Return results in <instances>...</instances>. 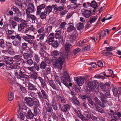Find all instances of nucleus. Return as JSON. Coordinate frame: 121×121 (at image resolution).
Masks as SVG:
<instances>
[{"instance_id": "obj_4", "label": "nucleus", "mask_w": 121, "mask_h": 121, "mask_svg": "<svg viewBox=\"0 0 121 121\" xmlns=\"http://www.w3.org/2000/svg\"><path fill=\"white\" fill-rule=\"evenodd\" d=\"M30 34H27V36H23L22 38L26 41L28 43L30 44L33 43V40L35 38V37L34 35H31Z\"/></svg>"}, {"instance_id": "obj_6", "label": "nucleus", "mask_w": 121, "mask_h": 121, "mask_svg": "<svg viewBox=\"0 0 121 121\" xmlns=\"http://www.w3.org/2000/svg\"><path fill=\"white\" fill-rule=\"evenodd\" d=\"M59 107L60 109L64 113L67 112L70 109V106L69 104H59Z\"/></svg>"}, {"instance_id": "obj_45", "label": "nucleus", "mask_w": 121, "mask_h": 121, "mask_svg": "<svg viewBox=\"0 0 121 121\" xmlns=\"http://www.w3.org/2000/svg\"><path fill=\"white\" fill-rule=\"evenodd\" d=\"M30 14L29 15H28L27 14H26L27 17L28 18H30L32 21L35 20L36 19V17L34 15H30Z\"/></svg>"}, {"instance_id": "obj_14", "label": "nucleus", "mask_w": 121, "mask_h": 121, "mask_svg": "<svg viewBox=\"0 0 121 121\" xmlns=\"http://www.w3.org/2000/svg\"><path fill=\"white\" fill-rule=\"evenodd\" d=\"M35 29L33 25H31L30 27L26 28L25 30L24 33L27 34H30L32 32H34Z\"/></svg>"}, {"instance_id": "obj_19", "label": "nucleus", "mask_w": 121, "mask_h": 121, "mask_svg": "<svg viewBox=\"0 0 121 121\" xmlns=\"http://www.w3.org/2000/svg\"><path fill=\"white\" fill-rule=\"evenodd\" d=\"M90 4L91 6L94 9L93 10V12H95L97 11L96 9L98 7L96 1L95 0H93L91 1V3Z\"/></svg>"}, {"instance_id": "obj_38", "label": "nucleus", "mask_w": 121, "mask_h": 121, "mask_svg": "<svg viewBox=\"0 0 121 121\" xmlns=\"http://www.w3.org/2000/svg\"><path fill=\"white\" fill-rule=\"evenodd\" d=\"M112 90L114 95L116 97H117L118 95L117 89L116 87H113Z\"/></svg>"}, {"instance_id": "obj_7", "label": "nucleus", "mask_w": 121, "mask_h": 121, "mask_svg": "<svg viewBox=\"0 0 121 121\" xmlns=\"http://www.w3.org/2000/svg\"><path fill=\"white\" fill-rule=\"evenodd\" d=\"M56 33L54 35L56 39H59V42L61 43L63 41V36L61 35V31L60 30H56Z\"/></svg>"}, {"instance_id": "obj_63", "label": "nucleus", "mask_w": 121, "mask_h": 121, "mask_svg": "<svg viewBox=\"0 0 121 121\" xmlns=\"http://www.w3.org/2000/svg\"><path fill=\"white\" fill-rule=\"evenodd\" d=\"M96 109L101 113H103L104 112V111L103 110L99 107H97Z\"/></svg>"}, {"instance_id": "obj_61", "label": "nucleus", "mask_w": 121, "mask_h": 121, "mask_svg": "<svg viewBox=\"0 0 121 121\" xmlns=\"http://www.w3.org/2000/svg\"><path fill=\"white\" fill-rule=\"evenodd\" d=\"M18 16H19L18 15H17L16 16H14L13 18L14 20L17 22H19L21 20V19L18 17Z\"/></svg>"}, {"instance_id": "obj_34", "label": "nucleus", "mask_w": 121, "mask_h": 121, "mask_svg": "<svg viewBox=\"0 0 121 121\" xmlns=\"http://www.w3.org/2000/svg\"><path fill=\"white\" fill-rule=\"evenodd\" d=\"M74 80L77 82L78 85L79 86H82V81L78 78L77 77L74 78Z\"/></svg>"}, {"instance_id": "obj_18", "label": "nucleus", "mask_w": 121, "mask_h": 121, "mask_svg": "<svg viewBox=\"0 0 121 121\" xmlns=\"http://www.w3.org/2000/svg\"><path fill=\"white\" fill-rule=\"evenodd\" d=\"M45 5L44 4H42L37 7V11L36 12V15H39L42 9H44L45 7Z\"/></svg>"}, {"instance_id": "obj_10", "label": "nucleus", "mask_w": 121, "mask_h": 121, "mask_svg": "<svg viewBox=\"0 0 121 121\" xmlns=\"http://www.w3.org/2000/svg\"><path fill=\"white\" fill-rule=\"evenodd\" d=\"M111 82H106L104 85L100 86V87L103 91L104 92L108 91L110 88Z\"/></svg>"}, {"instance_id": "obj_11", "label": "nucleus", "mask_w": 121, "mask_h": 121, "mask_svg": "<svg viewBox=\"0 0 121 121\" xmlns=\"http://www.w3.org/2000/svg\"><path fill=\"white\" fill-rule=\"evenodd\" d=\"M91 10L83 9L82 10V14L86 18H88L91 15Z\"/></svg>"}, {"instance_id": "obj_20", "label": "nucleus", "mask_w": 121, "mask_h": 121, "mask_svg": "<svg viewBox=\"0 0 121 121\" xmlns=\"http://www.w3.org/2000/svg\"><path fill=\"white\" fill-rule=\"evenodd\" d=\"M18 104L19 107V110H20L21 109L23 110H27L26 106L23 102L19 101L18 102Z\"/></svg>"}, {"instance_id": "obj_44", "label": "nucleus", "mask_w": 121, "mask_h": 121, "mask_svg": "<svg viewBox=\"0 0 121 121\" xmlns=\"http://www.w3.org/2000/svg\"><path fill=\"white\" fill-rule=\"evenodd\" d=\"M59 100L61 103L62 104H65L66 101L65 98L62 96L59 95Z\"/></svg>"}, {"instance_id": "obj_12", "label": "nucleus", "mask_w": 121, "mask_h": 121, "mask_svg": "<svg viewBox=\"0 0 121 121\" xmlns=\"http://www.w3.org/2000/svg\"><path fill=\"white\" fill-rule=\"evenodd\" d=\"M87 85L92 92L93 91L95 92H98L99 91L96 87L93 86L92 82H88Z\"/></svg>"}, {"instance_id": "obj_46", "label": "nucleus", "mask_w": 121, "mask_h": 121, "mask_svg": "<svg viewBox=\"0 0 121 121\" xmlns=\"http://www.w3.org/2000/svg\"><path fill=\"white\" fill-rule=\"evenodd\" d=\"M51 54L52 56L56 57L59 55V52L57 50L51 52Z\"/></svg>"}, {"instance_id": "obj_36", "label": "nucleus", "mask_w": 121, "mask_h": 121, "mask_svg": "<svg viewBox=\"0 0 121 121\" xmlns=\"http://www.w3.org/2000/svg\"><path fill=\"white\" fill-rule=\"evenodd\" d=\"M84 25L82 23L79 22L78 23L77 26V29L79 30H81L83 28Z\"/></svg>"}, {"instance_id": "obj_15", "label": "nucleus", "mask_w": 121, "mask_h": 121, "mask_svg": "<svg viewBox=\"0 0 121 121\" xmlns=\"http://www.w3.org/2000/svg\"><path fill=\"white\" fill-rule=\"evenodd\" d=\"M28 89L30 91H35L37 90L36 86L29 82L27 83V86Z\"/></svg>"}, {"instance_id": "obj_3", "label": "nucleus", "mask_w": 121, "mask_h": 121, "mask_svg": "<svg viewBox=\"0 0 121 121\" xmlns=\"http://www.w3.org/2000/svg\"><path fill=\"white\" fill-rule=\"evenodd\" d=\"M35 10L34 4L32 3H29L27 5V9H26V13L29 15L30 13H33Z\"/></svg>"}, {"instance_id": "obj_29", "label": "nucleus", "mask_w": 121, "mask_h": 121, "mask_svg": "<svg viewBox=\"0 0 121 121\" xmlns=\"http://www.w3.org/2000/svg\"><path fill=\"white\" fill-rule=\"evenodd\" d=\"M60 56L64 59L65 58H68V52H61L60 53Z\"/></svg>"}, {"instance_id": "obj_40", "label": "nucleus", "mask_w": 121, "mask_h": 121, "mask_svg": "<svg viewBox=\"0 0 121 121\" xmlns=\"http://www.w3.org/2000/svg\"><path fill=\"white\" fill-rule=\"evenodd\" d=\"M17 112L19 114L20 118L22 120H23L25 118V117L23 114L20 110H17Z\"/></svg>"}, {"instance_id": "obj_58", "label": "nucleus", "mask_w": 121, "mask_h": 121, "mask_svg": "<svg viewBox=\"0 0 121 121\" xmlns=\"http://www.w3.org/2000/svg\"><path fill=\"white\" fill-rule=\"evenodd\" d=\"M81 50L79 48H77L73 50V52L74 54H75L80 52Z\"/></svg>"}, {"instance_id": "obj_22", "label": "nucleus", "mask_w": 121, "mask_h": 121, "mask_svg": "<svg viewBox=\"0 0 121 121\" xmlns=\"http://www.w3.org/2000/svg\"><path fill=\"white\" fill-rule=\"evenodd\" d=\"M113 117L116 120L118 119L121 117V112H115L113 114Z\"/></svg>"}, {"instance_id": "obj_8", "label": "nucleus", "mask_w": 121, "mask_h": 121, "mask_svg": "<svg viewBox=\"0 0 121 121\" xmlns=\"http://www.w3.org/2000/svg\"><path fill=\"white\" fill-rule=\"evenodd\" d=\"M24 102L29 107H32L34 104V102L33 99L29 97H26L24 98Z\"/></svg>"}, {"instance_id": "obj_25", "label": "nucleus", "mask_w": 121, "mask_h": 121, "mask_svg": "<svg viewBox=\"0 0 121 121\" xmlns=\"http://www.w3.org/2000/svg\"><path fill=\"white\" fill-rule=\"evenodd\" d=\"M45 69L44 71V75H47V74H49L51 73V67L50 66H47Z\"/></svg>"}, {"instance_id": "obj_21", "label": "nucleus", "mask_w": 121, "mask_h": 121, "mask_svg": "<svg viewBox=\"0 0 121 121\" xmlns=\"http://www.w3.org/2000/svg\"><path fill=\"white\" fill-rule=\"evenodd\" d=\"M109 30L108 29H106L102 31L99 35L100 39L103 38L106 35L108 34L109 33Z\"/></svg>"}, {"instance_id": "obj_16", "label": "nucleus", "mask_w": 121, "mask_h": 121, "mask_svg": "<svg viewBox=\"0 0 121 121\" xmlns=\"http://www.w3.org/2000/svg\"><path fill=\"white\" fill-rule=\"evenodd\" d=\"M69 26L67 28V31L68 32H70L74 30L76 31V29L73 23H70L68 24Z\"/></svg>"}, {"instance_id": "obj_47", "label": "nucleus", "mask_w": 121, "mask_h": 121, "mask_svg": "<svg viewBox=\"0 0 121 121\" xmlns=\"http://www.w3.org/2000/svg\"><path fill=\"white\" fill-rule=\"evenodd\" d=\"M27 26H26L21 24H20L19 26H18V31L19 32H21L22 29H24Z\"/></svg>"}, {"instance_id": "obj_31", "label": "nucleus", "mask_w": 121, "mask_h": 121, "mask_svg": "<svg viewBox=\"0 0 121 121\" xmlns=\"http://www.w3.org/2000/svg\"><path fill=\"white\" fill-rule=\"evenodd\" d=\"M13 91L12 90L9 91V93L8 98L9 100L12 101L13 98Z\"/></svg>"}, {"instance_id": "obj_5", "label": "nucleus", "mask_w": 121, "mask_h": 121, "mask_svg": "<svg viewBox=\"0 0 121 121\" xmlns=\"http://www.w3.org/2000/svg\"><path fill=\"white\" fill-rule=\"evenodd\" d=\"M47 82L48 84L51 86L53 89L56 91H59V87H57L53 81L52 79H49L48 78L47 76Z\"/></svg>"}, {"instance_id": "obj_24", "label": "nucleus", "mask_w": 121, "mask_h": 121, "mask_svg": "<svg viewBox=\"0 0 121 121\" xmlns=\"http://www.w3.org/2000/svg\"><path fill=\"white\" fill-rule=\"evenodd\" d=\"M5 60L4 61L6 64H11L10 62L12 63L13 62V60L12 58H11L9 57L5 56L4 58Z\"/></svg>"}, {"instance_id": "obj_32", "label": "nucleus", "mask_w": 121, "mask_h": 121, "mask_svg": "<svg viewBox=\"0 0 121 121\" xmlns=\"http://www.w3.org/2000/svg\"><path fill=\"white\" fill-rule=\"evenodd\" d=\"M88 41V39L87 38H86L82 41H79L78 43L80 46H82L84 45L86 43H87Z\"/></svg>"}, {"instance_id": "obj_48", "label": "nucleus", "mask_w": 121, "mask_h": 121, "mask_svg": "<svg viewBox=\"0 0 121 121\" xmlns=\"http://www.w3.org/2000/svg\"><path fill=\"white\" fill-rule=\"evenodd\" d=\"M72 99V100L73 101V102L74 104L78 106H79L80 105V103L75 98H71Z\"/></svg>"}, {"instance_id": "obj_27", "label": "nucleus", "mask_w": 121, "mask_h": 121, "mask_svg": "<svg viewBox=\"0 0 121 121\" xmlns=\"http://www.w3.org/2000/svg\"><path fill=\"white\" fill-rule=\"evenodd\" d=\"M40 17L41 19L44 20L46 18V17L48 14L45 11L40 13Z\"/></svg>"}, {"instance_id": "obj_2", "label": "nucleus", "mask_w": 121, "mask_h": 121, "mask_svg": "<svg viewBox=\"0 0 121 121\" xmlns=\"http://www.w3.org/2000/svg\"><path fill=\"white\" fill-rule=\"evenodd\" d=\"M52 63L53 65L56 66L58 69H60L62 68L63 62L61 57H59L57 60H52Z\"/></svg>"}, {"instance_id": "obj_62", "label": "nucleus", "mask_w": 121, "mask_h": 121, "mask_svg": "<svg viewBox=\"0 0 121 121\" xmlns=\"http://www.w3.org/2000/svg\"><path fill=\"white\" fill-rule=\"evenodd\" d=\"M45 35L44 33L40 34L38 35V37L39 39H42L44 38Z\"/></svg>"}, {"instance_id": "obj_60", "label": "nucleus", "mask_w": 121, "mask_h": 121, "mask_svg": "<svg viewBox=\"0 0 121 121\" xmlns=\"http://www.w3.org/2000/svg\"><path fill=\"white\" fill-rule=\"evenodd\" d=\"M94 100L97 104L99 105L100 104L101 102L97 97H95L94 98Z\"/></svg>"}, {"instance_id": "obj_51", "label": "nucleus", "mask_w": 121, "mask_h": 121, "mask_svg": "<svg viewBox=\"0 0 121 121\" xmlns=\"http://www.w3.org/2000/svg\"><path fill=\"white\" fill-rule=\"evenodd\" d=\"M35 60L37 63H39L40 61V58L39 57L38 55L36 53H35L34 55Z\"/></svg>"}, {"instance_id": "obj_54", "label": "nucleus", "mask_w": 121, "mask_h": 121, "mask_svg": "<svg viewBox=\"0 0 121 121\" xmlns=\"http://www.w3.org/2000/svg\"><path fill=\"white\" fill-rule=\"evenodd\" d=\"M52 26H48L47 27L46 30V32L47 33H49L52 31Z\"/></svg>"}, {"instance_id": "obj_37", "label": "nucleus", "mask_w": 121, "mask_h": 121, "mask_svg": "<svg viewBox=\"0 0 121 121\" xmlns=\"http://www.w3.org/2000/svg\"><path fill=\"white\" fill-rule=\"evenodd\" d=\"M34 102H35V104L36 105L37 107H39L40 106V104L39 103V100L35 98H32Z\"/></svg>"}, {"instance_id": "obj_56", "label": "nucleus", "mask_w": 121, "mask_h": 121, "mask_svg": "<svg viewBox=\"0 0 121 121\" xmlns=\"http://www.w3.org/2000/svg\"><path fill=\"white\" fill-rule=\"evenodd\" d=\"M27 69L30 71L32 73L35 72L34 67V66L29 67H27Z\"/></svg>"}, {"instance_id": "obj_64", "label": "nucleus", "mask_w": 121, "mask_h": 121, "mask_svg": "<svg viewBox=\"0 0 121 121\" xmlns=\"http://www.w3.org/2000/svg\"><path fill=\"white\" fill-rule=\"evenodd\" d=\"M54 43L52 44V46L53 47H57L58 46L59 44L57 41H54Z\"/></svg>"}, {"instance_id": "obj_1", "label": "nucleus", "mask_w": 121, "mask_h": 121, "mask_svg": "<svg viewBox=\"0 0 121 121\" xmlns=\"http://www.w3.org/2000/svg\"><path fill=\"white\" fill-rule=\"evenodd\" d=\"M41 92H39L37 93L39 98L42 102H44L48 98V95L46 91L42 89H40Z\"/></svg>"}, {"instance_id": "obj_53", "label": "nucleus", "mask_w": 121, "mask_h": 121, "mask_svg": "<svg viewBox=\"0 0 121 121\" xmlns=\"http://www.w3.org/2000/svg\"><path fill=\"white\" fill-rule=\"evenodd\" d=\"M66 24V22H62L59 28L60 30H62L64 29L65 27Z\"/></svg>"}, {"instance_id": "obj_13", "label": "nucleus", "mask_w": 121, "mask_h": 121, "mask_svg": "<svg viewBox=\"0 0 121 121\" xmlns=\"http://www.w3.org/2000/svg\"><path fill=\"white\" fill-rule=\"evenodd\" d=\"M97 94H99L98 97L103 103H105L108 102L107 98L103 94L99 92Z\"/></svg>"}, {"instance_id": "obj_26", "label": "nucleus", "mask_w": 121, "mask_h": 121, "mask_svg": "<svg viewBox=\"0 0 121 121\" xmlns=\"http://www.w3.org/2000/svg\"><path fill=\"white\" fill-rule=\"evenodd\" d=\"M38 73L36 72L31 73L30 75V78L36 80L37 78Z\"/></svg>"}, {"instance_id": "obj_41", "label": "nucleus", "mask_w": 121, "mask_h": 121, "mask_svg": "<svg viewBox=\"0 0 121 121\" xmlns=\"http://www.w3.org/2000/svg\"><path fill=\"white\" fill-rule=\"evenodd\" d=\"M97 16H95L90 17L89 20V22L90 23L94 22L97 19Z\"/></svg>"}, {"instance_id": "obj_43", "label": "nucleus", "mask_w": 121, "mask_h": 121, "mask_svg": "<svg viewBox=\"0 0 121 121\" xmlns=\"http://www.w3.org/2000/svg\"><path fill=\"white\" fill-rule=\"evenodd\" d=\"M46 112L48 113H51L52 111H53L52 108L51 106L49 104L47 105V106L46 108Z\"/></svg>"}, {"instance_id": "obj_42", "label": "nucleus", "mask_w": 121, "mask_h": 121, "mask_svg": "<svg viewBox=\"0 0 121 121\" xmlns=\"http://www.w3.org/2000/svg\"><path fill=\"white\" fill-rule=\"evenodd\" d=\"M77 114L79 117L82 121H84L86 120V118L84 117L82 115V114L80 112H79Z\"/></svg>"}, {"instance_id": "obj_33", "label": "nucleus", "mask_w": 121, "mask_h": 121, "mask_svg": "<svg viewBox=\"0 0 121 121\" xmlns=\"http://www.w3.org/2000/svg\"><path fill=\"white\" fill-rule=\"evenodd\" d=\"M52 6H51L49 5L47 7L45 8L44 11L46 12L48 14L52 12Z\"/></svg>"}, {"instance_id": "obj_28", "label": "nucleus", "mask_w": 121, "mask_h": 121, "mask_svg": "<svg viewBox=\"0 0 121 121\" xmlns=\"http://www.w3.org/2000/svg\"><path fill=\"white\" fill-rule=\"evenodd\" d=\"M44 48H40V51L39 52V53L41 56L42 57H44L46 56V53L44 50Z\"/></svg>"}, {"instance_id": "obj_52", "label": "nucleus", "mask_w": 121, "mask_h": 121, "mask_svg": "<svg viewBox=\"0 0 121 121\" xmlns=\"http://www.w3.org/2000/svg\"><path fill=\"white\" fill-rule=\"evenodd\" d=\"M23 72H19V76H18V78H23L26 77V76H27V75L26 74L23 73Z\"/></svg>"}, {"instance_id": "obj_17", "label": "nucleus", "mask_w": 121, "mask_h": 121, "mask_svg": "<svg viewBox=\"0 0 121 121\" xmlns=\"http://www.w3.org/2000/svg\"><path fill=\"white\" fill-rule=\"evenodd\" d=\"M61 81L62 83L65 86H68V82H71L70 78H65L62 77L61 78Z\"/></svg>"}, {"instance_id": "obj_23", "label": "nucleus", "mask_w": 121, "mask_h": 121, "mask_svg": "<svg viewBox=\"0 0 121 121\" xmlns=\"http://www.w3.org/2000/svg\"><path fill=\"white\" fill-rule=\"evenodd\" d=\"M25 115L27 119H32L34 117V114L30 110H28L27 114Z\"/></svg>"}, {"instance_id": "obj_30", "label": "nucleus", "mask_w": 121, "mask_h": 121, "mask_svg": "<svg viewBox=\"0 0 121 121\" xmlns=\"http://www.w3.org/2000/svg\"><path fill=\"white\" fill-rule=\"evenodd\" d=\"M47 66V64L44 61H42L39 65L40 68L42 69H45Z\"/></svg>"}, {"instance_id": "obj_39", "label": "nucleus", "mask_w": 121, "mask_h": 121, "mask_svg": "<svg viewBox=\"0 0 121 121\" xmlns=\"http://www.w3.org/2000/svg\"><path fill=\"white\" fill-rule=\"evenodd\" d=\"M13 10L15 13L18 15L19 17H20L22 15V13L21 12L19 11V9H18L15 8L14 7L12 8Z\"/></svg>"}, {"instance_id": "obj_59", "label": "nucleus", "mask_w": 121, "mask_h": 121, "mask_svg": "<svg viewBox=\"0 0 121 121\" xmlns=\"http://www.w3.org/2000/svg\"><path fill=\"white\" fill-rule=\"evenodd\" d=\"M27 64L30 65H32L33 63V61L31 59H29L26 61Z\"/></svg>"}, {"instance_id": "obj_57", "label": "nucleus", "mask_w": 121, "mask_h": 121, "mask_svg": "<svg viewBox=\"0 0 121 121\" xmlns=\"http://www.w3.org/2000/svg\"><path fill=\"white\" fill-rule=\"evenodd\" d=\"M70 49L69 44L67 43L65 45V50L67 52Z\"/></svg>"}, {"instance_id": "obj_35", "label": "nucleus", "mask_w": 121, "mask_h": 121, "mask_svg": "<svg viewBox=\"0 0 121 121\" xmlns=\"http://www.w3.org/2000/svg\"><path fill=\"white\" fill-rule=\"evenodd\" d=\"M9 23L12 26L13 29H15L16 26H17V23L12 20H9Z\"/></svg>"}, {"instance_id": "obj_55", "label": "nucleus", "mask_w": 121, "mask_h": 121, "mask_svg": "<svg viewBox=\"0 0 121 121\" xmlns=\"http://www.w3.org/2000/svg\"><path fill=\"white\" fill-rule=\"evenodd\" d=\"M56 18H51L48 20V22H50V23L52 24H54L55 23Z\"/></svg>"}, {"instance_id": "obj_50", "label": "nucleus", "mask_w": 121, "mask_h": 121, "mask_svg": "<svg viewBox=\"0 0 121 121\" xmlns=\"http://www.w3.org/2000/svg\"><path fill=\"white\" fill-rule=\"evenodd\" d=\"M24 58L26 60H28L30 58V55L26 53H24L23 55Z\"/></svg>"}, {"instance_id": "obj_49", "label": "nucleus", "mask_w": 121, "mask_h": 121, "mask_svg": "<svg viewBox=\"0 0 121 121\" xmlns=\"http://www.w3.org/2000/svg\"><path fill=\"white\" fill-rule=\"evenodd\" d=\"M25 63L24 60L22 57L18 60L17 63L18 65H19V66L20 67L19 65H22L23 63Z\"/></svg>"}, {"instance_id": "obj_9", "label": "nucleus", "mask_w": 121, "mask_h": 121, "mask_svg": "<svg viewBox=\"0 0 121 121\" xmlns=\"http://www.w3.org/2000/svg\"><path fill=\"white\" fill-rule=\"evenodd\" d=\"M54 33H52L50 34L46 40L47 43L50 45H51L54 42Z\"/></svg>"}]
</instances>
